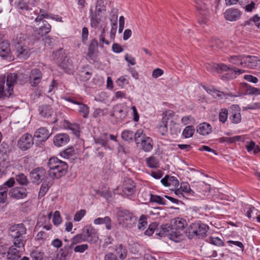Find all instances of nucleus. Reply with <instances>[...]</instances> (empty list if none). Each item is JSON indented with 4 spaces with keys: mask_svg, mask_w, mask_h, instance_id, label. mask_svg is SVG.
Instances as JSON below:
<instances>
[{
    "mask_svg": "<svg viewBox=\"0 0 260 260\" xmlns=\"http://www.w3.org/2000/svg\"><path fill=\"white\" fill-rule=\"evenodd\" d=\"M186 225V222L182 218L174 219L170 225L165 224L161 226L163 234L168 235L170 239L178 242L183 238V230Z\"/></svg>",
    "mask_w": 260,
    "mask_h": 260,
    "instance_id": "obj_1",
    "label": "nucleus"
},
{
    "mask_svg": "<svg viewBox=\"0 0 260 260\" xmlns=\"http://www.w3.org/2000/svg\"><path fill=\"white\" fill-rule=\"evenodd\" d=\"M17 75L15 73H10L7 75L6 80V88L5 86L6 77L0 76V98L10 97L13 93V87L16 83Z\"/></svg>",
    "mask_w": 260,
    "mask_h": 260,
    "instance_id": "obj_2",
    "label": "nucleus"
},
{
    "mask_svg": "<svg viewBox=\"0 0 260 260\" xmlns=\"http://www.w3.org/2000/svg\"><path fill=\"white\" fill-rule=\"evenodd\" d=\"M10 236L12 238L13 243L25 245L27 240V229L23 223L15 224L9 229Z\"/></svg>",
    "mask_w": 260,
    "mask_h": 260,
    "instance_id": "obj_3",
    "label": "nucleus"
},
{
    "mask_svg": "<svg viewBox=\"0 0 260 260\" xmlns=\"http://www.w3.org/2000/svg\"><path fill=\"white\" fill-rule=\"evenodd\" d=\"M118 224L126 229L132 228L136 223L137 218L132 212L126 210H120L117 213Z\"/></svg>",
    "mask_w": 260,
    "mask_h": 260,
    "instance_id": "obj_4",
    "label": "nucleus"
},
{
    "mask_svg": "<svg viewBox=\"0 0 260 260\" xmlns=\"http://www.w3.org/2000/svg\"><path fill=\"white\" fill-rule=\"evenodd\" d=\"M208 230L209 226L207 224L198 222L190 224L185 234L190 239L195 236L200 238L205 236Z\"/></svg>",
    "mask_w": 260,
    "mask_h": 260,
    "instance_id": "obj_5",
    "label": "nucleus"
},
{
    "mask_svg": "<svg viewBox=\"0 0 260 260\" xmlns=\"http://www.w3.org/2000/svg\"><path fill=\"white\" fill-rule=\"evenodd\" d=\"M134 140L137 147L145 152H149L152 149L151 139L146 137L141 129L137 130L135 133Z\"/></svg>",
    "mask_w": 260,
    "mask_h": 260,
    "instance_id": "obj_6",
    "label": "nucleus"
},
{
    "mask_svg": "<svg viewBox=\"0 0 260 260\" xmlns=\"http://www.w3.org/2000/svg\"><path fill=\"white\" fill-rule=\"evenodd\" d=\"M22 41H24V35L21 36L19 40L18 38L16 39V54L18 58L26 59L29 57L31 52L29 48L25 44V43H23Z\"/></svg>",
    "mask_w": 260,
    "mask_h": 260,
    "instance_id": "obj_7",
    "label": "nucleus"
},
{
    "mask_svg": "<svg viewBox=\"0 0 260 260\" xmlns=\"http://www.w3.org/2000/svg\"><path fill=\"white\" fill-rule=\"evenodd\" d=\"M39 115L48 119L49 123H54L58 121V118L55 114H54V111L52 107L48 105H43L40 106L38 108Z\"/></svg>",
    "mask_w": 260,
    "mask_h": 260,
    "instance_id": "obj_8",
    "label": "nucleus"
},
{
    "mask_svg": "<svg viewBox=\"0 0 260 260\" xmlns=\"http://www.w3.org/2000/svg\"><path fill=\"white\" fill-rule=\"evenodd\" d=\"M111 140L115 142H117V136L108 133H103L98 138H94V142L96 144H98L104 147L109 150H113L114 146L109 144V141Z\"/></svg>",
    "mask_w": 260,
    "mask_h": 260,
    "instance_id": "obj_9",
    "label": "nucleus"
},
{
    "mask_svg": "<svg viewBox=\"0 0 260 260\" xmlns=\"http://www.w3.org/2000/svg\"><path fill=\"white\" fill-rule=\"evenodd\" d=\"M25 245H18L13 243L7 252V260H19L24 250Z\"/></svg>",
    "mask_w": 260,
    "mask_h": 260,
    "instance_id": "obj_10",
    "label": "nucleus"
},
{
    "mask_svg": "<svg viewBox=\"0 0 260 260\" xmlns=\"http://www.w3.org/2000/svg\"><path fill=\"white\" fill-rule=\"evenodd\" d=\"M196 7L202 17L199 19V22L201 24H204L207 22L208 14V8L205 2V0H194Z\"/></svg>",
    "mask_w": 260,
    "mask_h": 260,
    "instance_id": "obj_11",
    "label": "nucleus"
},
{
    "mask_svg": "<svg viewBox=\"0 0 260 260\" xmlns=\"http://www.w3.org/2000/svg\"><path fill=\"white\" fill-rule=\"evenodd\" d=\"M173 111H168L163 113L161 122L158 125V131L162 136H166L168 133V125L171 122V115Z\"/></svg>",
    "mask_w": 260,
    "mask_h": 260,
    "instance_id": "obj_12",
    "label": "nucleus"
},
{
    "mask_svg": "<svg viewBox=\"0 0 260 260\" xmlns=\"http://www.w3.org/2000/svg\"><path fill=\"white\" fill-rule=\"evenodd\" d=\"M64 53L63 51L61 50L60 51L56 52L55 56H58V57L56 58V60L58 62L60 63V66L62 68V69L66 72H70L73 69V66L72 61L71 59L68 57H64L63 56Z\"/></svg>",
    "mask_w": 260,
    "mask_h": 260,
    "instance_id": "obj_13",
    "label": "nucleus"
},
{
    "mask_svg": "<svg viewBox=\"0 0 260 260\" xmlns=\"http://www.w3.org/2000/svg\"><path fill=\"white\" fill-rule=\"evenodd\" d=\"M68 168L67 163L61 160L55 169L49 170V175L53 178H59L66 174Z\"/></svg>",
    "mask_w": 260,
    "mask_h": 260,
    "instance_id": "obj_14",
    "label": "nucleus"
},
{
    "mask_svg": "<svg viewBox=\"0 0 260 260\" xmlns=\"http://www.w3.org/2000/svg\"><path fill=\"white\" fill-rule=\"evenodd\" d=\"M33 144L32 136L28 134H25L18 140L17 145L21 150L25 151L30 148Z\"/></svg>",
    "mask_w": 260,
    "mask_h": 260,
    "instance_id": "obj_15",
    "label": "nucleus"
},
{
    "mask_svg": "<svg viewBox=\"0 0 260 260\" xmlns=\"http://www.w3.org/2000/svg\"><path fill=\"white\" fill-rule=\"evenodd\" d=\"M82 233L85 236V238L88 239V242L94 243L96 242L98 236L95 230L91 225L85 226L82 229Z\"/></svg>",
    "mask_w": 260,
    "mask_h": 260,
    "instance_id": "obj_16",
    "label": "nucleus"
},
{
    "mask_svg": "<svg viewBox=\"0 0 260 260\" xmlns=\"http://www.w3.org/2000/svg\"><path fill=\"white\" fill-rule=\"evenodd\" d=\"M161 182L164 186L169 187L171 190L176 189L180 185L179 180L174 176L167 175L161 180Z\"/></svg>",
    "mask_w": 260,
    "mask_h": 260,
    "instance_id": "obj_17",
    "label": "nucleus"
},
{
    "mask_svg": "<svg viewBox=\"0 0 260 260\" xmlns=\"http://www.w3.org/2000/svg\"><path fill=\"white\" fill-rule=\"evenodd\" d=\"M46 174L45 170L43 168L34 169L30 173V177L32 182L40 183L43 179Z\"/></svg>",
    "mask_w": 260,
    "mask_h": 260,
    "instance_id": "obj_18",
    "label": "nucleus"
},
{
    "mask_svg": "<svg viewBox=\"0 0 260 260\" xmlns=\"http://www.w3.org/2000/svg\"><path fill=\"white\" fill-rule=\"evenodd\" d=\"M136 191V185L133 180L127 179L125 180L122 187V192L126 196L133 194Z\"/></svg>",
    "mask_w": 260,
    "mask_h": 260,
    "instance_id": "obj_19",
    "label": "nucleus"
},
{
    "mask_svg": "<svg viewBox=\"0 0 260 260\" xmlns=\"http://www.w3.org/2000/svg\"><path fill=\"white\" fill-rule=\"evenodd\" d=\"M42 78V74L39 69H35L32 70L29 75L30 83L31 86H37L41 82Z\"/></svg>",
    "mask_w": 260,
    "mask_h": 260,
    "instance_id": "obj_20",
    "label": "nucleus"
},
{
    "mask_svg": "<svg viewBox=\"0 0 260 260\" xmlns=\"http://www.w3.org/2000/svg\"><path fill=\"white\" fill-rule=\"evenodd\" d=\"M98 43L95 39L91 40L88 47L87 56L92 60H94L98 55L99 51L98 49Z\"/></svg>",
    "mask_w": 260,
    "mask_h": 260,
    "instance_id": "obj_21",
    "label": "nucleus"
},
{
    "mask_svg": "<svg viewBox=\"0 0 260 260\" xmlns=\"http://www.w3.org/2000/svg\"><path fill=\"white\" fill-rule=\"evenodd\" d=\"M244 60L245 63H244V67L254 69L260 67V59L256 56L245 55Z\"/></svg>",
    "mask_w": 260,
    "mask_h": 260,
    "instance_id": "obj_22",
    "label": "nucleus"
},
{
    "mask_svg": "<svg viewBox=\"0 0 260 260\" xmlns=\"http://www.w3.org/2000/svg\"><path fill=\"white\" fill-rule=\"evenodd\" d=\"M27 192L25 188L16 187L10 190L9 195L11 197L16 199H20L26 197Z\"/></svg>",
    "mask_w": 260,
    "mask_h": 260,
    "instance_id": "obj_23",
    "label": "nucleus"
},
{
    "mask_svg": "<svg viewBox=\"0 0 260 260\" xmlns=\"http://www.w3.org/2000/svg\"><path fill=\"white\" fill-rule=\"evenodd\" d=\"M224 15L226 20L233 21L238 20L240 17L241 13L237 9L230 8L225 11Z\"/></svg>",
    "mask_w": 260,
    "mask_h": 260,
    "instance_id": "obj_24",
    "label": "nucleus"
},
{
    "mask_svg": "<svg viewBox=\"0 0 260 260\" xmlns=\"http://www.w3.org/2000/svg\"><path fill=\"white\" fill-rule=\"evenodd\" d=\"M67 101L79 106L78 112L84 118L88 117L89 113V108L85 104H82L71 99H67Z\"/></svg>",
    "mask_w": 260,
    "mask_h": 260,
    "instance_id": "obj_25",
    "label": "nucleus"
},
{
    "mask_svg": "<svg viewBox=\"0 0 260 260\" xmlns=\"http://www.w3.org/2000/svg\"><path fill=\"white\" fill-rule=\"evenodd\" d=\"M70 140L69 136L66 134H59L56 135L54 138V144L58 147L67 144Z\"/></svg>",
    "mask_w": 260,
    "mask_h": 260,
    "instance_id": "obj_26",
    "label": "nucleus"
},
{
    "mask_svg": "<svg viewBox=\"0 0 260 260\" xmlns=\"http://www.w3.org/2000/svg\"><path fill=\"white\" fill-rule=\"evenodd\" d=\"M208 70L211 69L212 71H215L219 73L228 71H231L232 66H228L223 63H214L213 65L208 64L207 67Z\"/></svg>",
    "mask_w": 260,
    "mask_h": 260,
    "instance_id": "obj_27",
    "label": "nucleus"
},
{
    "mask_svg": "<svg viewBox=\"0 0 260 260\" xmlns=\"http://www.w3.org/2000/svg\"><path fill=\"white\" fill-rule=\"evenodd\" d=\"M49 136V132L46 128L41 127L36 131L34 137L37 138L39 141L44 142L48 139Z\"/></svg>",
    "mask_w": 260,
    "mask_h": 260,
    "instance_id": "obj_28",
    "label": "nucleus"
},
{
    "mask_svg": "<svg viewBox=\"0 0 260 260\" xmlns=\"http://www.w3.org/2000/svg\"><path fill=\"white\" fill-rule=\"evenodd\" d=\"M36 0H19L17 3L18 9L22 10H28L31 7H34Z\"/></svg>",
    "mask_w": 260,
    "mask_h": 260,
    "instance_id": "obj_29",
    "label": "nucleus"
},
{
    "mask_svg": "<svg viewBox=\"0 0 260 260\" xmlns=\"http://www.w3.org/2000/svg\"><path fill=\"white\" fill-rule=\"evenodd\" d=\"M241 119L240 109L239 107L237 106V109L232 110V111L230 112L229 119L233 123L238 124L241 121Z\"/></svg>",
    "mask_w": 260,
    "mask_h": 260,
    "instance_id": "obj_30",
    "label": "nucleus"
},
{
    "mask_svg": "<svg viewBox=\"0 0 260 260\" xmlns=\"http://www.w3.org/2000/svg\"><path fill=\"white\" fill-rule=\"evenodd\" d=\"M197 132L202 135H207L212 132L211 125L207 122L200 124L197 127Z\"/></svg>",
    "mask_w": 260,
    "mask_h": 260,
    "instance_id": "obj_31",
    "label": "nucleus"
},
{
    "mask_svg": "<svg viewBox=\"0 0 260 260\" xmlns=\"http://www.w3.org/2000/svg\"><path fill=\"white\" fill-rule=\"evenodd\" d=\"M10 44L7 41L0 43V55L3 58H7L10 55Z\"/></svg>",
    "mask_w": 260,
    "mask_h": 260,
    "instance_id": "obj_32",
    "label": "nucleus"
},
{
    "mask_svg": "<svg viewBox=\"0 0 260 260\" xmlns=\"http://www.w3.org/2000/svg\"><path fill=\"white\" fill-rule=\"evenodd\" d=\"M93 223L98 225L105 224L106 225V228L108 230H110L112 229L111 220L109 216H105L104 218H97L94 220Z\"/></svg>",
    "mask_w": 260,
    "mask_h": 260,
    "instance_id": "obj_33",
    "label": "nucleus"
},
{
    "mask_svg": "<svg viewBox=\"0 0 260 260\" xmlns=\"http://www.w3.org/2000/svg\"><path fill=\"white\" fill-rule=\"evenodd\" d=\"M245 55H233L230 56L229 58V61L231 63L237 66H241L243 67L245 66V63L244 60Z\"/></svg>",
    "mask_w": 260,
    "mask_h": 260,
    "instance_id": "obj_34",
    "label": "nucleus"
},
{
    "mask_svg": "<svg viewBox=\"0 0 260 260\" xmlns=\"http://www.w3.org/2000/svg\"><path fill=\"white\" fill-rule=\"evenodd\" d=\"M174 113L171 115V122H169L170 134L172 135H177L180 132V128L178 124L174 121Z\"/></svg>",
    "mask_w": 260,
    "mask_h": 260,
    "instance_id": "obj_35",
    "label": "nucleus"
},
{
    "mask_svg": "<svg viewBox=\"0 0 260 260\" xmlns=\"http://www.w3.org/2000/svg\"><path fill=\"white\" fill-rule=\"evenodd\" d=\"M115 251L120 259H124L126 257L127 254V249L121 244L116 245L115 246Z\"/></svg>",
    "mask_w": 260,
    "mask_h": 260,
    "instance_id": "obj_36",
    "label": "nucleus"
},
{
    "mask_svg": "<svg viewBox=\"0 0 260 260\" xmlns=\"http://www.w3.org/2000/svg\"><path fill=\"white\" fill-rule=\"evenodd\" d=\"M87 240H88V239L85 238V235H84L83 233L82 232V233L77 234V235H76L75 237L71 239V244L69 247L71 248H72L73 245H76L79 243H81L82 242L87 241Z\"/></svg>",
    "mask_w": 260,
    "mask_h": 260,
    "instance_id": "obj_37",
    "label": "nucleus"
},
{
    "mask_svg": "<svg viewBox=\"0 0 260 260\" xmlns=\"http://www.w3.org/2000/svg\"><path fill=\"white\" fill-rule=\"evenodd\" d=\"M243 88H245L247 93L249 94H255V95H259L260 94V88H257L251 86L249 84L247 83H243Z\"/></svg>",
    "mask_w": 260,
    "mask_h": 260,
    "instance_id": "obj_38",
    "label": "nucleus"
},
{
    "mask_svg": "<svg viewBox=\"0 0 260 260\" xmlns=\"http://www.w3.org/2000/svg\"><path fill=\"white\" fill-rule=\"evenodd\" d=\"M44 25L41 26L38 30H37V34L42 36L45 35L51 30V26L47 21H45Z\"/></svg>",
    "mask_w": 260,
    "mask_h": 260,
    "instance_id": "obj_39",
    "label": "nucleus"
},
{
    "mask_svg": "<svg viewBox=\"0 0 260 260\" xmlns=\"http://www.w3.org/2000/svg\"><path fill=\"white\" fill-rule=\"evenodd\" d=\"M146 162L147 166L151 168H156L159 166L158 159L153 156L147 158Z\"/></svg>",
    "mask_w": 260,
    "mask_h": 260,
    "instance_id": "obj_40",
    "label": "nucleus"
},
{
    "mask_svg": "<svg viewBox=\"0 0 260 260\" xmlns=\"http://www.w3.org/2000/svg\"><path fill=\"white\" fill-rule=\"evenodd\" d=\"M107 0H98L95 6V12L99 15L100 13L106 11L105 7Z\"/></svg>",
    "mask_w": 260,
    "mask_h": 260,
    "instance_id": "obj_41",
    "label": "nucleus"
},
{
    "mask_svg": "<svg viewBox=\"0 0 260 260\" xmlns=\"http://www.w3.org/2000/svg\"><path fill=\"white\" fill-rule=\"evenodd\" d=\"M246 147L248 152H250L251 151L253 150V153L254 154H256L260 152L259 146L256 145L255 142L252 141H251L248 144L246 145Z\"/></svg>",
    "mask_w": 260,
    "mask_h": 260,
    "instance_id": "obj_42",
    "label": "nucleus"
},
{
    "mask_svg": "<svg viewBox=\"0 0 260 260\" xmlns=\"http://www.w3.org/2000/svg\"><path fill=\"white\" fill-rule=\"evenodd\" d=\"M8 188L6 186H0V203H5L7 201Z\"/></svg>",
    "mask_w": 260,
    "mask_h": 260,
    "instance_id": "obj_43",
    "label": "nucleus"
},
{
    "mask_svg": "<svg viewBox=\"0 0 260 260\" xmlns=\"http://www.w3.org/2000/svg\"><path fill=\"white\" fill-rule=\"evenodd\" d=\"M150 202L153 203H157L160 205H166V201L164 199L159 196L154 195L150 193Z\"/></svg>",
    "mask_w": 260,
    "mask_h": 260,
    "instance_id": "obj_44",
    "label": "nucleus"
},
{
    "mask_svg": "<svg viewBox=\"0 0 260 260\" xmlns=\"http://www.w3.org/2000/svg\"><path fill=\"white\" fill-rule=\"evenodd\" d=\"M134 137H135L134 133L130 130H125L121 134L122 138L127 141H132Z\"/></svg>",
    "mask_w": 260,
    "mask_h": 260,
    "instance_id": "obj_45",
    "label": "nucleus"
},
{
    "mask_svg": "<svg viewBox=\"0 0 260 260\" xmlns=\"http://www.w3.org/2000/svg\"><path fill=\"white\" fill-rule=\"evenodd\" d=\"M147 216L145 215H142L140 216L138 220V228L139 230H144L146 228L147 225Z\"/></svg>",
    "mask_w": 260,
    "mask_h": 260,
    "instance_id": "obj_46",
    "label": "nucleus"
},
{
    "mask_svg": "<svg viewBox=\"0 0 260 260\" xmlns=\"http://www.w3.org/2000/svg\"><path fill=\"white\" fill-rule=\"evenodd\" d=\"M194 132V129L192 126L188 125L185 127L182 132V135L185 138H188L191 137Z\"/></svg>",
    "mask_w": 260,
    "mask_h": 260,
    "instance_id": "obj_47",
    "label": "nucleus"
},
{
    "mask_svg": "<svg viewBox=\"0 0 260 260\" xmlns=\"http://www.w3.org/2000/svg\"><path fill=\"white\" fill-rule=\"evenodd\" d=\"M117 15L116 16L115 18V20L113 22L111 23V29L110 31V38L112 39H114L115 36V34L117 30ZM111 21H113L112 19H111Z\"/></svg>",
    "mask_w": 260,
    "mask_h": 260,
    "instance_id": "obj_48",
    "label": "nucleus"
},
{
    "mask_svg": "<svg viewBox=\"0 0 260 260\" xmlns=\"http://www.w3.org/2000/svg\"><path fill=\"white\" fill-rule=\"evenodd\" d=\"M180 188L183 192L189 194H193V191L191 189L190 185L188 183L182 182L180 184Z\"/></svg>",
    "mask_w": 260,
    "mask_h": 260,
    "instance_id": "obj_49",
    "label": "nucleus"
},
{
    "mask_svg": "<svg viewBox=\"0 0 260 260\" xmlns=\"http://www.w3.org/2000/svg\"><path fill=\"white\" fill-rule=\"evenodd\" d=\"M231 95V94L229 93H224L223 92L220 91L219 90H216L215 92H214L213 96L215 99H217L218 100L223 99L224 98H227V96H230Z\"/></svg>",
    "mask_w": 260,
    "mask_h": 260,
    "instance_id": "obj_50",
    "label": "nucleus"
},
{
    "mask_svg": "<svg viewBox=\"0 0 260 260\" xmlns=\"http://www.w3.org/2000/svg\"><path fill=\"white\" fill-rule=\"evenodd\" d=\"M253 22L255 25L260 29V17L257 15H255L252 18L245 22V25H250Z\"/></svg>",
    "mask_w": 260,
    "mask_h": 260,
    "instance_id": "obj_51",
    "label": "nucleus"
},
{
    "mask_svg": "<svg viewBox=\"0 0 260 260\" xmlns=\"http://www.w3.org/2000/svg\"><path fill=\"white\" fill-rule=\"evenodd\" d=\"M228 111L226 109H222L219 113V121L224 123L228 119Z\"/></svg>",
    "mask_w": 260,
    "mask_h": 260,
    "instance_id": "obj_52",
    "label": "nucleus"
},
{
    "mask_svg": "<svg viewBox=\"0 0 260 260\" xmlns=\"http://www.w3.org/2000/svg\"><path fill=\"white\" fill-rule=\"evenodd\" d=\"M158 226V224L154 222L151 223L148 228L145 231V234L147 236H151L154 233L155 230L156 229V228Z\"/></svg>",
    "mask_w": 260,
    "mask_h": 260,
    "instance_id": "obj_53",
    "label": "nucleus"
},
{
    "mask_svg": "<svg viewBox=\"0 0 260 260\" xmlns=\"http://www.w3.org/2000/svg\"><path fill=\"white\" fill-rule=\"evenodd\" d=\"M30 256L33 260H42L43 258V253L36 250L31 253Z\"/></svg>",
    "mask_w": 260,
    "mask_h": 260,
    "instance_id": "obj_54",
    "label": "nucleus"
},
{
    "mask_svg": "<svg viewBox=\"0 0 260 260\" xmlns=\"http://www.w3.org/2000/svg\"><path fill=\"white\" fill-rule=\"evenodd\" d=\"M61 160L58 159L57 157H51L49 159L48 161V166L50 170H53L57 166Z\"/></svg>",
    "mask_w": 260,
    "mask_h": 260,
    "instance_id": "obj_55",
    "label": "nucleus"
},
{
    "mask_svg": "<svg viewBox=\"0 0 260 260\" xmlns=\"http://www.w3.org/2000/svg\"><path fill=\"white\" fill-rule=\"evenodd\" d=\"M86 214V210L84 209H81L77 211L74 217V220L78 222L81 220V219Z\"/></svg>",
    "mask_w": 260,
    "mask_h": 260,
    "instance_id": "obj_56",
    "label": "nucleus"
},
{
    "mask_svg": "<svg viewBox=\"0 0 260 260\" xmlns=\"http://www.w3.org/2000/svg\"><path fill=\"white\" fill-rule=\"evenodd\" d=\"M116 84L121 88H123L124 86V84H129L128 79L127 78V76H123L119 78L116 81Z\"/></svg>",
    "mask_w": 260,
    "mask_h": 260,
    "instance_id": "obj_57",
    "label": "nucleus"
},
{
    "mask_svg": "<svg viewBox=\"0 0 260 260\" xmlns=\"http://www.w3.org/2000/svg\"><path fill=\"white\" fill-rule=\"evenodd\" d=\"M239 137H222L218 139V141L220 143L227 142L228 143H233L238 140Z\"/></svg>",
    "mask_w": 260,
    "mask_h": 260,
    "instance_id": "obj_58",
    "label": "nucleus"
},
{
    "mask_svg": "<svg viewBox=\"0 0 260 260\" xmlns=\"http://www.w3.org/2000/svg\"><path fill=\"white\" fill-rule=\"evenodd\" d=\"M17 181L21 185H26L28 183V180L26 177L23 174H20L16 176Z\"/></svg>",
    "mask_w": 260,
    "mask_h": 260,
    "instance_id": "obj_59",
    "label": "nucleus"
},
{
    "mask_svg": "<svg viewBox=\"0 0 260 260\" xmlns=\"http://www.w3.org/2000/svg\"><path fill=\"white\" fill-rule=\"evenodd\" d=\"M80 78L81 80L83 81H88L91 77V73L90 72H84L82 71L80 72Z\"/></svg>",
    "mask_w": 260,
    "mask_h": 260,
    "instance_id": "obj_60",
    "label": "nucleus"
},
{
    "mask_svg": "<svg viewBox=\"0 0 260 260\" xmlns=\"http://www.w3.org/2000/svg\"><path fill=\"white\" fill-rule=\"evenodd\" d=\"M74 154V150L73 148L70 147L64 150L61 153V155L63 157H69Z\"/></svg>",
    "mask_w": 260,
    "mask_h": 260,
    "instance_id": "obj_61",
    "label": "nucleus"
},
{
    "mask_svg": "<svg viewBox=\"0 0 260 260\" xmlns=\"http://www.w3.org/2000/svg\"><path fill=\"white\" fill-rule=\"evenodd\" d=\"M209 241L212 244L215 245L223 246L224 245V242L218 237H211Z\"/></svg>",
    "mask_w": 260,
    "mask_h": 260,
    "instance_id": "obj_62",
    "label": "nucleus"
},
{
    "mask_svg": "<svg viewBox=\"0 0 260 260\" xmlns=\"http://www.w3.org/2000/svg\"><path fill=\"white\" fill-rule=\"evenodd\" d=\"M61 218L60 215V213L58 211H56L54 213V216L53 218V222L54 224L57 225L61 223Z\"/></svg>",
    "mask_w": 260,
    "mask_h": 260,
    "instance_id": "obj_63",
    "label": "nucleus"
},
{
    "mask_svg": "<svg viewBox=\"0 0 260 260\" xmlns=\"http://www.w3.org/2000/svg\"><path fill=\"white\" fill-rule=\"evenodd\" d=\"M88 246L86 244L77 245L74 248V251L76 252L82 253L87 249Z\"/></svg>",
    "mask_w": 260,
    "mask_h": 260,
    "instance_id": "obj_64",
    "label": "nucleus"
}]
</instances>
